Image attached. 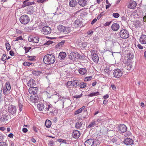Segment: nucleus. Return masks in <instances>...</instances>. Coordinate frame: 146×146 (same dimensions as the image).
I'll use <instances>...</instances> for the list:
<instances>
[{"label": "nucleus", "mask_w": 146, "mask_h": 146, "mask_svg": "<svg viewBox=\"0 0 146 146\" xmlns=\"http://www.w3.org/2000/svg\"><path fill=\"white\" fill-rule=\"evenodd\" d=\"M75 54V52H71L68 55L69 58L72 60H74Z\"/></svg>", "instance_id": "obj_31"}, {"label": "nucleus", "mask_w": 146, "mask_h": 146, "mask_svg": "<svg viewBox=\"0 0 146 146\" xmlns=\"http://www.w3.org/2000/svg\"><path fill=\"white\" fill-rule=\"evenodd\" d=\"M31 64V63H30L29 62H25L23 63V65L25 66H28Z\"/></svg>", "instance_id": "obj_46"}, {"label": "nucleus", "mask_w": 146, "mask_h": 146, "mask_svg": "<svg viewBox=\"0 0 146 146\" xmlns=\"http://www.w3.org/2000/svg\"><path fill=\"white\" fill-rule=\"evenodd\" d=\"M79 84V82L77 80H75L73 82V84L72 85L73 86L76 87V86H78Z\"/></svg>", "instance_id": "obj_38"}, {"label": "nucleus", "mask_w": 146, "mask_h": 146, "mask_svg": "<svg viewBox=\"0 0 146 146\" xmlns=\"http://www.w3.org/2000/svg\"><path fill=\"white\" fill-rule=\"evenodd\" d=\"M48 0H38L36 1L38 3H43L45 2H46Z\"/></svg>", "instance_id": "obj_53"}, {"label": "nucleus", "mask_w": 146, "mask_h": 146, "mask_svg": "<svg viewBox=\"0 0 146 146\" xmlns=\"http://www.w3.org/2000/svg\"><path fill=\"white\" fill-rule=\"evenodd\" d=\"M86 85V84L85 83L82 82L80 84V87L81 88H85Z\"/></svg>", "instance_id": "obj_40"}, {"label": "nucleus", "mask_w": 146, "mask_h": 146, "mask_svg": "<svg viewBox=\"0 0 146 146\" xmlns=\"http://www.w3.org/2000/svg\"><path fill=\"white\" fill-rule=\"evenodd\" d=\"M100 95L99 92H93L92 93L90 94L88 96L90 97H92L94 96H97Z\"/></svg>", "instance_id": "obj_36"}, {"label": "nucleus", "mask_w": 146, "mask_h": 146, "mask_svg": "<svg viewBox=\"0 0 146 146\" xmlns=\"http://www.w3.org/2000/svg\"><path fill=\"white\" fill-rule=\"evenodd\" d=\"M119 35L120 38H126L129 36V32L125 29H123L120 31Z\"/></svg>", "instance_id": "obj_2"}, {"label": "nucleus", "mask_w": 146, "mask_h": 146, "mask_svg": "<svg viewBox=\"0 0 146 146\" xmlns=\"http://www.w3.org/2000/svg\"><path fill=\"white\" fill-rule=\"evenodd\" d=\"M92 78V76L86 77L85 78L84 81H88L90 80H91Z\"/></svg>", "instance_id": "obj_45"}, {"label": "nucleus", "mask_w": 146, "mask_h": 146, "mask_svg": "<svg viewBox=\"0 0 146 146\" xmlns=\"http://www.w3.org/2000/svg\"><path fill=\"white\" fill-rule=\"evenodd\" d=\"M7 59V56L5 54H3L1 58V60L3 61H4Z\"/></svg>", "instance_id": "obj_54"}, {"label": "nucleus", "mask_w": 146, "mask_h": 146, "mask_svg": "<svg viewBox=\"0 0 146 146\" xmlns=\"http://www.w3.org/2000/svg\"><path fill=\"white\" fill-rule=\"evenodd\" d=\"M66 54L65 52H62L59 54L58 58L60 60H63L66 57Z\"/></svg>", "instance_id": "obj_20"}, {"label": "nucleus", "mask_w": 146, "mask_h": 146, "mask_svg": "<svg viewBox=\"0 0 146 146\" xmlns=\"http://www.w3.org/2000/svg\"><path fill=\"white\" fill-rule=\"evenodd\" d=\"M72 28L68 27H65L64 30V33L65 34H67L70 33L72 31Z\"/></svg>", "instance_id": "obj_24"}, {"label": "nucleus", "mask_w": 146, "mask_h": 146, "mask_svg": "<svg viewBox=\"0 0 146 146\" xmlns=\"http://www.w3.org/2000/svg\"><path fill=\"white\" fill-rule=\"evenodd\" d=\"M51 29L48 26H45L43 27L42 29L41 32L42 33L46 35L49 34L51 33Z\"/></svg>", "instance_id": "obj_4"}, {"label": "nucleus", "mask_w": 146, "mask_h": 146, "mask_svg": "<svg viewBox=\"0 0 146 146\" xmlns=\"http://www.w3.org/2000/svg\"><path fill=\"white\" fill-rule=\"evenodd\" d=\"M77 2L75 0H72L69 2V5L71 7H74L77 4Z\"/></svg>", "instance_id": "obj_25"}, {"label": "nucleus", "mask_w": 146, "mask_h": 146, "mask_svg": "<svg viewBox=\"0 0 146 146\" xmlns=\"http://www.w3.org/2000/svg\"><path fill=\"white\" fill-rule=\"evenodd\" d=\"M118 130L122 133H124L126 131L127 128L126 126L123 124L119 125L118 127Z\"/></svg>", "instance_id": "obj_9"}, {"label": "nucleus", "mask_w": 146, "mask_h": 146, "mask_svg": "<svg viewBox=\"0 0 146 146\" xmlns=\"http://www.w3.org/2000/svg\"><path fill=\"white\" fill-rule=\"evenodd\" d=\"M9 54L11 56H14V53L13 50H11L9 52Z\"/></svg>", "instance_id": "obj_61"}, {"label": "nucleus", "mask_w": 146, "mask_h": 146, "mask_svg": "<svg viewBox=\"0 0 146 146\" xmlns=\"http://www.w3.org/2000/svg\"><path fill=\"white\" fill-rule=\"evenodd\" d=\"M127 57L128 60H131V59L133 58V56L132 54L131 53H129L127 54Z\"/></svg>", "instance_id": "obj_42"}, {"label": "nucleus", "mask_w": 146, "mask_h": 146, "mask_svg": "<svg viewBox=\"0 0 146 146\" xmlns=\"http://www.w3.org/2000/svg\"><path fill=\"white\" fill-rule=\"evenodd\" d=\"M140 22L139 21H137L135 24V27L136 28H138L139 27V24Z\"/></svg>", "instance_id": "obj_51"}, {"label": "nucleus", "mask_w": 146, "mask_h": 146, "mask_svg": "<svg viewBox=\"0 0 146 146\" xmlns=\"http://www.w3.org/2000/svg\"><path fill=\"white\" fill-rule=\"evenodd\" d=\"M112 15L114 18H117L119 17V15L117 13H113L112 14Z\"/></svg>", "instance_id": "obj_44"}, {"label": "nucleus", "mask_w": 146, "mask_h": 146, "mask_svg": "<svg viewBox=\"0 0 146 146\" xmlns=\"http://www.w3.org/2000/svg\"><path fill=\"white\" fill-rule=\"evenodd\" d=\"M27 85L28 86L31 87H34L36 85V83L34 80L33 79H31L28 81Z\"/></svg>", "instance_id": "obj_15"}, {"label": "nucleus", "mask_w": 146, "mask_h": 146, "mask_svg": "<svg viewBox=\"0 0 146 146\" xmlns=\"http://www.w3.org/2000/svg\"><path fill=\"white\" fill-rule=\"evenodd\" d=\"M87 44V42H84L82 43L81 44L82 47L83 48H85Z\"/></svg>", "instance_id": "obj_48"}, {"label": "nucleus", "mask_w": 146, "mask_h": 146, "mask_svg": "<svg viewBox=\"0 0 146 146\" xmlns=\"http://www.w3.org/2000/svg\"><path fill=\"white\" fill-rule=\"evenodd\" d=\"M105 74L106 75H108L110 74L111 70L110 67L109 66H106L104 69Z\"/></svg>", "instance_id": "obj_23"}, {"label": "nucleus", "mask_w": 146, "mask_h": 146, "mask_svg": "<svg viewBox=\"0 0 146 146\" xmlns=\"http://www.w3.org/2000/svg\"><path fill=\"white\" fill-rule=\"evenodd\" d=\"M23 104V102H21L20 100L19 101L18 106L19 110L20 112H21L22 110Z\"/></svg>", "instance_id": "obj_32"}, {"label": "nucleus", "mask_w": 146, "mask_h": 146, "mask_svg": "<svg viewBox=\"0 0 146 146\" xmlns=\"http://www.w3.org/2000/svg\"><path fill=\"white\" fill-rule=\"evenodd\" d=\"M113 74L115 78H119L122 76L123 72L120 69H117L114 70Z\"/></svg>", "instance_id": "obj_5"}, {"label": "nucleus", "mask_w": 146, "mask_h": 146, "mask_svg": "<svg viewBox=\"0 0 146 146\" xmlns=\"http://www.w3.org/2000/svg\"><path fill=\"white\" fill-rule=\"evenodd\" d=\"M97 21V19L96 18L94 19L91 22V24H94Z\"/></svg>", "instance_id": "obj_64"}, {"label": "nucleus", "mask_w": 146, "mask_h": 146, "mask_svg": "<svg viewBox=\"0 0 146 146\" xmlns=\"http://www.w3.org/2000/svg\"><path fill=\"white\" fill-rule=\"evenodd\" d=\"M38 90L37 87H31L29 90V92L30 94L35 95L36 94Z\"/></svg>", "instance_id": "obj_6"}, {"label": "nucleus", "mask_w": 146, "mask_h": 146, "mask_svg": "<svg viewBox=\"0 0 146 146\" xmlns=\"http://www.w3.org/2000/svg\"><path fill=\"white\" fill-rule=\"evenodd\" d=\"M56 111V109L53 108L52 109V110L50 111V113L51 114H54V113H55V111Z\"/></svg>", "instance_id": "obj_58"}, {"label": "nucleus", "mask_w": 146, "mask_h": 146, "mask_svg": "<svg viewBox=\"0 0 146 146\" xmlns=\"http://www.w3.org/2000/svg\"><path fill=\"white\" fill-rule=\"evenodd\" d=\"M8 116L6 115H3L1 117V120L2 122H5L7 121L8 120V119L7 118Z\"/></svg>", "instance_id": "obj_28"}, {"label": "nucleus", "mask_w": 146, "mask_h": 146, "mask_svg": "<svg viewBox=\"0 0 146 146\" xmlns=\"http://www.w3.org/2000/svg\"><path fill=\"white\" fill-rule=\"evenodd\" d=\"M45 104L40 103L37 105L38 109L40 111H45Z\"/></svg>", "instance_id": "obj_13"}, {"label": "nucleus", "mask_w": 146, "mask_h": 146, "mask_svg": "<svg viewBox=\"0 0 146 146\" xmlns=\"http://www.w3.org/2000/svg\"><path fill=\"white\" fill-rule=\"evenodd\" d=\"M64 28L65 26L62 25H59L58 26L57 29L60 32L64 33Z\"/></svg>", "instance_id": "obj_30"}, {"label": "nucleus", "mask_w": 146, "mask_h": 146, "mask_svg": "<svg viewBox=\"0 0 146 146\" xmlns=\"http://www.w3.org/2000/svg\"><path fill=\"white\" fill-rule=\"evenodd\" d=\"M79 73L82 75L85 74L87 72V70L86 68H80L79 70Z\"/></svg>", "instance_id": "obj_26"}, {"label": "nucleus", "mask_w": 146, "mask_h": 146, "mask_svg": "<svg viewBox=\"0 0 146 146\" xmlns=\"http://www.w3.org/2000/svg\"><path fill=\"white\" fill-rule=\"evenodd\" d=\"M53 108L51 104H49L48 105L47 104H45V111H50Z\"/></svg>", "instance_id": "obj_22"}, {"label": "nucleus", "mask_w": 146, "mask_h": 146, "mask_svg": "<svg viewBox=\"0 0 146 146\" xmlns=\"http://www.w3.org/2000/svg\"><path fill=\"white\" fill-rule=\"evenodd\" d=\"M83 122L78 121L75 124V127L77 129L80 128L82 126Z\"/></svg>", "instance_id": "obj_33"}, {"label": "nucleus", "mask_w": 146, "mask_h": 146, "mask_svg": "<svg viewBox=\"0 0 146 146\" xmlns=\"http://www.w3.org/2000/svg\"><path fill=\"white\" fill-rule=\"evenodd\" d=\"M119 25L117 23L113 24L111 26V29L112 30L115 31H117L119 29Z\"/></svg>", "instance_id": "obj_12"}, {"label": "nucleus", "mask_w": 146, "mask_h": 146, "mask_svg": "<svg viewBox=\"0 0 146 146\" xmlns=\"http://www.w3.org/2000/svg\"><path fill=\"white\" fill-rule=\"evenodd\" d=\"M139 41L142 44H146V35H142L139 39Z\"/></svg>", "instance_id": "obj_14"}, {"label": "nucleus", "mask_w": 146, "mask_h": 146, "mask_svg": "<svg viewBox=\"0 0 146 146\" xmlns=\"http://www.w3.org/2000/svg\"><path fill=\"white\" fill-rule=\"evenodd\" d=\"M8 112L12 115H14L16 112V106H11L9 107L8 108Z\"/></svg>", "instance_id": "obj_7"}, {"label": "nucleus", "mask_w": 146, "mask_h": 146, "mask_svg": "<svg viewBox=\"0 0 146 146\" xmlns=\"http://www.w3.org/2000/svg\"><path fill=\"white\" fill-rule=\"evenodd\" d=\"M65 42V40H62L61 42H59L57 46L59 47H61L64 44Z\"/></svg>", "instance_id": "obj_41"}, {"label": "nucleus", "mask_w": 146, "mask_h": 146, "mask_svg": "<svg viewBox=\"0 0 146 146\" xmlns=\"http://www.w3.org/2000/svg\"><path fill=\"white\" fill-rule=\"evenodd\" d=\"M111 22V21H110L109 22H107L104 24V25L106 26H109Z\"/></svg>", "instance_id": "obj_62"}, {"label": "nucleus", "mask_w": 146, "mask_h": 146, "mask_svg": "<svg viewBox=\"0 0 146 146\" xmlns=\"http://www.w3.org/2000/svg\"><path fill=\"white\" fill-rule=\"evenodd\" d=\"M27 57L29 58V60L33 61L35 59L36 57L35 56H30L29 55L27 56Z\"/></svg>", "instance_id": "obj_43"}, {"label": "nucleus", "mask_w": 146, "mask_h": 146, "mask_svg": "<svg viewBox=\"0 0 146 146\" xmlns=\"http://www.w3.org/2000/svg\"><path fill=\"white\" fill-rule=\"evenodd\" d=\"M82 111L79 109L75 111L74 114L75 115H77L81 113Z\"/></svg>", "instance_id": "obj_55"}, {"label": "nucleus", "mask_w": 146, "mask_h": 146, "mask_svg": "<svg viewBox=\"0 0 146 146\" xmlns=\"http://www.w3.org/2000/svg\"><path fill=\"white\" fill-rule=\"evenodd\" d=\"M72 82L71 81H68L66 84V86L68 88V87L70 86L72 84Z\"/></svg>", "instance_id": "obj_49"}, {"label": "nucleus", "mask_w": 146, "mask_h": 146, "mask_svg": "<svg viewBox=\"0 0 146 146\" xmlns=\"http://www.w3.org/2000/svg\"><path fill=\"white\" fill-rule=\"evenodd\" d=\"M34 37L32 36H30L28 38V40L29 42H33Z\"/></svg>", "instance_id": "obj_50"}, {"label": "nucleus", "mask_w": 146, "mask_h": 146, "mask_svg": "<svg viewBox=\"0 0 146 146\" xmlns=\"http://www.w3.org/2000/svg\"><path fill=\"white\" fill-rule=\"evenodd\" d=\"M39 40V38L38 37H34L33 42L38 43V42Z\"/></svg>", "instance_id": "obj_47"}, {"label": "nucleus", "mask_w": 146, "mask_h": 146, "mask_svg": "<svg viewBox=\"0 0 146 146\" xmlns=\"http://www.w3.org/2000/svg\"><path fill=\"white\" fill-rule=\"evenodd\" d=\"M29 0H26L23 2L22 5V7H25L30 5L31 4L30 3V2H29Z\"/></svg>", "instance_id": "obj_27"}, {"label": "nucleus", "mask_w": 146, "mask_h": 146, "mask_svg": "<svg viewBox=\"0 0 146 146\" xmlns=\"http://www.w3.org/2000/svg\"><path fill=\"white\" fill-rule=\"evenodd\" d=\"M78 3L80 6L82 7H84L87 4L86 0H79Z\"/></svg>", "instance_id": "obj_21"}, {"label": "nucleus", "mask_w": 146, "mask_h": 146, "mask_svg": "<svg viewBox=\"0 0 146 146\" xmlns=\"http://www.w3.org/2000/svg\"><path fill=\"white\" fill-rule=\"evenodd\" d=\"M8 42L5 43V46L6 48V49L7 51L11 49V46Z\"/></svg>", "instance_id": "obj_39"}, {"label": "nucleus", "mask_w": 146, "mask_h": 146, "mask_svg": "<svg viewBox=\"0 0 146 146\" xmlns=\"http://www.w3.org/2000/svg\"><path fill=\"white\" fill-rule=\"evenodd\" d=\"M94 142V141L92 139H90L86 140L84 143L85 146H92Z\"/></svg>", "instance_id": "obj_11"}, {"label": "nucleus", "mask_w": 146, "mask_h": 146, "mask_svg": "<svg viewBox=\"0 0 146 146\" xmlns=\"http://www.w3.org/2000/svg\"><path fill=\"white\" fill-rule=\"evenodd\" d=\"M75 26L76 27H81L82 26V22L78 20H76L74 23Z\"/></svg>", "instance_id": "obj_18"}, {"label": "nucleus", "mask_w": 146, "mask_h": 146, "mask_svg": "<svg viewBox=\"0 0 146 146\" xmlns=\"http://www.w3.org/2000/svg\"><path fill=\"white\" fill-rule=\"evenodd\" d=\"M92 52L91 55L93 61L96 63H98L99 60V58L98 54L96 53H94L93 52L94 50H92Z\"/></svg>", "instance_id": "obj_8"}, {"label": "nucleus", "mask_w": 146, "mask_h": 146, "mask_svg": "<svg viewBox=\"0 0 146 146\" xmlns=\"http://www.w3.org/2000/svg\"><path fill=\"white\" fill-rule=\"evenodd\" d=\"M33 74L36 76H39L42 73V72L38 70H34L32 72Z\"/></svg>", "instance_id": "obj_34"}, {"label": "nucleus", "mask_w": 146, "mask_h": 146, "mask_svg": "<svg viewBox=\"0 0 146 146\" xmlns=\"http://www.w3.org/2000/svg\"><path fill=\"white\" fill-rule=\"evenodd\" d=\"M45 125L46 127H50L51 125V121L49 120H46L45 122Z\"/></svg>", "instance_id": "obj_29"}, {"label": "nucleus", "mask_w": 146, "mask_h": 146, "mask_svg": "<svg viewBox=\"0 0 146 146\" xmlns=\"http://www.w3.org/2000/svg\"><path fill=\"white\" fill-rule=\"evenodd\" d=\"M55 60V56L52 54H50L45 55L43 58L44 63L46 64H51L54 63Z\"/></svg>", "instance_id": "obj_1"}, {"label": "nucleus", "mask_w": 146, "mask_h": 146, "mask_svg": "<svg viewBox=\"0 0 146 146\" xmlns=\"http://www.w3.org/2000/svg\"><path fill=\"white\" fill-rule=\"evenodd\" d=\"M6 88L8 91H9L11 89L10 84L9 82H7L5 83Z\"/></svg>", "instance_id": "obj_35"}, {"label": "nucleus", "mask_w": 146, "mask_h": 146, "mask_svg": "<svg viewBox=\"0 0 146 146\" xmlns=\"http://www.w3.org/2000/svg\"><path fill=\"white\" fill-rule=\"evenodd\" d=\"M23 38L21 36L17 37L16 38L15 41H17L19 40H23Z\"/></svg>", "instance_id": "obj_56"}, {"label": "nucleus", "mask_w": 146, "mask_h": 146, "mask_svg": "<svg viewBox=\"0 0 146 146\" xmlns=\"http://www.w3.org/2000/svg\"><path fill=\"white\" fill-rule=\"evenodd\" d=\"M20 21L23 24H27L30 21V18L28 16L25 15L22 16L20 18Z\"/></svg>", "instance_id": "obj_3"}, {"label": "nucleus", "mask_w": 146, "mask_h": 146, "mask_svg": "<svg viewBox=\"0 0 146 146\" xmlns=\"http://www.w3.org/2000/svg\"><path fill=\"white\" fill-rule=\"evenodd\" d=\"M3 92L4 95H5L6 94V93L7 91V89L5 88H3Z\"/></svg>", "instance_id": "obj_63"}, {"label": "nucleus", "mask_w": 146, "mask_h": 146, "mask_svg": "<svg viewBox=\"0 0 146 146\" xmlns=\"http://www.w3.org/2000/svg\"><path fill=\"white\" fill-rule=\"evenodd\" d=\"M25 53H27L29 50L31 48H27V47H25Z\"/></svg>", "instance_id": "obj_57"}, {"label": "nucleus", "mask_w": 146, "mask_h": 146, "mask_svg": "<svg viewBox=\"0 0 146 146\" xmlns=\"http://www.w3.org/2000/svg\"><path fill=\"white\" fill-rule=\"evenodd\" d=\"M74 60L76 59H79L81 60H82L84 58V56L79 54L78 52H75Z\"/></svg>", "instance_id": "obj_16"}, {"label": "nucleus", "mask_w": 146, "mask_h": 146, "mask_svg": "<svg viewBox=\"0 0 146 146\" xmlns=\"http://www.w3.org/2000/svg\"><path fill=\"white\" fill-rule=\"evenodd\" d=\"M82 96V95L81 94L80 95H76L74 96V98H81Z\"/></svg>", "instance_id": "obj_60"}, {"label": "nucleus", "mask_w": 146, "mask_h": 146, "mask_svg": "<svg viewBox=\"0 0 146 146\" xmlns=\"http://www.w3.org/2000/svg\"><path fill=\"white\" fill-rule=\"evenodd\" d=\"M123 142L125 144L129 145L133 143V141L130 138H126L125 139Z\"/></svg>", "instance_id": "obj_19"}, {"label": "nucleus", "mask_w": 146, "mask_h": 146, "mask_svg": "<svg viewBox=\"0 0 146 146\" xmlns=\"http://www.w3.org/2000/svg\"><path fill=\"white\" fill-rule=\"evenodd\" d=\"M80 135V132L77 130H74L72 133V136L75 139L78 138Z\"/></svg>", "instance_id": "obj_10"}, {"label": "nucleus", "mask_w": 146, "mask_h": 146, "mask_svg": "<svg viewBox=\"0 0 146 146\" xmlns=\"http://www.w3.org/2000/svg\"><path fill=\"white\" fill-rule=\"evenodd\" d=\"M122 21H123L126 22H127V19L126 17L124 16L122 17Z\"/></svg>", "instance_id": "obj_59"}, {"label": "nucleus", "mask_w": 146, "mask_h": 146, "mask_svg": "<svg viewBox=\"0 0 146 146\" xmlns=\"http://www.w3.org/2000/svg\"><path fill=\"white\" fill-rule=\"evenodd\" d=\"M0 146H8V145L5 142H0Z\"/></svg>", "instance_id": "obj_52"}, {"label": "nucleus", "mask_w": 146, "mask_h": 146, "mask_svg": "<svg viewBox=\"0 0 146 146\" xmlns=\"http://www.w3.org/2000/svg\"><path fill=\"white\" fill-rule=\"evenodd\" d=\"M96 125V122L95 121H92L90 123L89 125L87 127L89 128L91 127L94 126Z\"/></svg>", "instance_id": "obj_37"}, {"label": "nucleus", "mask_w": 146, "mask_h": 146, "mask_svg": "<svg viewBox=\"0 0 146 146\" xmlns=\"http://www.w3.org/2000/svg\"><path fill=\"white\" fill-rule=\"evenodd\" d=\"M137 3L135 1H130L129 3L128 8L130 9H134L136 6Z\"/></svg>", "instance_id": "obj_17"}]
</instances>
